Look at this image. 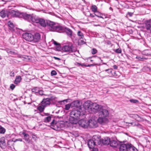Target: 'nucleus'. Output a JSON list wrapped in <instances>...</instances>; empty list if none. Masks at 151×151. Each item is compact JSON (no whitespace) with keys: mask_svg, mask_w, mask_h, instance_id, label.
Returning a JSON list of instances; mask_svg holds the SVG:
<instances>
[{"mask_svg":"<svg viewBox=\"0 0 151 151\" xmlns=\"http://www.w3.org/2000/svg\"><path fill=\"white\" fill-rule=\"evenodd\" d=\"M84 106L85 109L90 113H96L99 112L102 108L101 105L89 101L85 102Z\"/></svg>","mask_w":151,"mask_h":151,"instance_id":"1","label":"nucleus"},{"mask_svg":"<svg viewBox=\"0 0 151 151\" xmlns=\"http://www.w3.org/2000/svg\"><path fill=\"white\" fill-rule=\"evenodd\" d=\"M47 25L49 26V29L52 31H55L59 32H64V27L60 25L56 26L55 22L50 21L47 22Z\"/></svg>","mask_w":151,"mask_h":151,"instance_id":"2","label":"nucleus"},{"mask_svg":"<svg viewBox=\"0 0 151 151\" xmlns=\"http://www.w3.org/2000/svg\"><path fill=\"white\" fill-rule=\"evenodd\" d=\"M64 125L63 122L62 121H58L56 122L54 119H53L50 124V126L51 128L55 130H59L61 127Z\"/></svg>","mask_w":151,"mask_h":151,"instance_id":"3","label":"nucleus"},{"mask_svg":"<svg viewBox=\"0 0 151 151\" xmlns=\"http://www.w3.org/2000/svg\"><path fill=\"white\" fill-rule=\"evenodd\" d=\"M35 15L33 14H28L26 13H22L21 17L29 22H33Z\"/></svg>","mask_w":151,"mask_h":151,"instance_id":"4","label":"nucleus"},{"mask_svg":"<svg viewBox=\"0 0 151 151\" xmlns=\"http://www.w3.org/2000/svg\"><path fill=\"white\" fill-rule=\"evenodd\" d=\"M48 20L45 21L43 19L40 18L37 16H35V18L34 19L33 23L38 24L42 26L45 27L47 25V22Z\"/></svg>","mask_w":151,"mask_h":151,"instance_id":"5","label":"nucleus"},{"mask_svg":"<svg viewBox=\"0 0 151 151\" xmlns=\"http://www.w3.org/2000/svg\"><path fill=\"white\" fill-rule=\"evenodd\" d=\"M23 38L27 41L32 42L33 35L30 33L26 32L22 35Z\"/></svg>","mask_w":151,"mask_h":151,"instance_id":"6","label":"nucleus"},{"mask_svg":"<svg viewBox=\"0 0 151 151\" xmlns=\"http://www.w3.org/2000/svg\"><path fill=\"white\" fill-rule=\"evenodd\" d=\"M99 115L105 118H107V117L109 116V112L108 110L106 109H103L101 108L100 109V110L99 112Z\"/></svg>","mask_w":151,"mask_h":151,"instance_id":"7","label":"nucleus"},{"mask_svg":"<svg viewBox=\"0 0 151 151\" xmlns=\"http://www.w3.org/2000/svg\"><path fill=\"white\" fill-rule=\"evenodd\" d=\"M81 114V112L78 109H75L71 111L70 115L71 117L78 118Z\"/></svg>","mask_w":151,"mask_h":151,"instance_id":"8","label":"nucleus"},{"mask_svg":"<svg viewBox=\"0 0 151 151\" xmlns=\"http://www.w3.org/2000/svg\"><path fill=\"white\" fill-rule=\"evenodd\" d=\"M88 126L91 128H95L98 126V123L96 120L93 119H90L88 121Z\"/></svg>","mask_w":151,"mask_h":151,"instance_id":"9","label":"nucleus"},{"mask_svg":"<svg viewBox=\"0 0 151 151\" xmlns=\"http://www.w3.org/2000/svg\"><path fill=\"white\" fill-rule=\"evenodd\" d=\"M78 123L80 126L85 128L88 126V121L84 119L80 120L78 122Z\"/></svg>","mask_w":151,"mask_h":151,"instance_id":"10","label":"nucleus"},{"mask_svg":"<svg viewBox=\"0 0 151 151\" xmlns=\"http://www.w3.org/2000/svg\"><path fill=\"white\" fill-rule=\"evenodd\" d=\"M73 47L72 44H69L64 46L62 50L65 52H71L73 51Z\"/></svg>","mask_w":151,"mask_h":151,"instance_id":"11","label":"nucleus"},{"mask_svg":"<svg viewBox=\"0 0 151 151\" xmlns=\"http://www.w3.org/2000/svg\"><path fill=\"white\" fill-rule=\"evenodd\" d=\"M97 120L99 123L103 124H106L109 122V120L107 118H105L101 116L99 117Z\"/></svg>","mask_w":151,"mask_h":151,"instance_id":"12","label":"nucleus"},{"mask_svg":"<svg viewBox=\"0 0 151 151\" xmlns=\"http://www.w3.org/2000/svg\"><path fill=\"white\" fill-rule=\"evenodd\" d=\"M33 38L32 41V43H36L38 42L40 39L41 36L39 33H36L34 35H33Z\"/></svg>","mask_w":151,"mask_h":151,"instance_id":"13","label":"nucleus"},{"mask_svg":"<svg viewBox=\"0 0 151 151\" xmlns=\"http://www.w3.org/2000/svg\"><path fill=\"white\" fill-rule=\"evenodd\" d=\"M9 13L11 15V16L13 17H21V13L19 12L18 11H15L14 10H12L9 12Z\"/></svg>","mask_w":151,"mask_h":151,"instance_id":"14","label":"nucleus"},{"mask_svg":"<svg viewBox=\"0 0 151 151\" xmlns=\"http://www.w3.org/2000/svg\"><path fill=\"white\" fill-rule=\"evenodd\" d=\"M0 147L2 149H5L6 147L5 139L4 137L0 138Z\"/></svg>","mask_w":151,"mask_h":151,"instance_id":"15","label":"nucleus"},{"mask_svg":"<svg viewBox=\"0 0 151 151\" xmlns=\"http://www.w3.org/2000/svg\"><path fill=\"white\" fill-rule=\"evenodd\" d=\"M119 150L120 151H127L128 144H119Z\"/></svg>","mask_w":151,"mask_h":151,"instance_id":"16","label":"nucleus"},{"mask_svg":"<svg viewBox=\"0 0 151 151\" xmlns=\"http://www.w3.org/2000/svg\"><path fill=\"white\" fill-rule=\"evenodd\" d=\"M119 143L117 141L114 140H111L110 143V146L114 148H116L119 147Z\"/></svg>","mask_w":151,"mask_h":151,"instance_id":"17","label":"nucleus"},{"mask_svg":"<svg viewBox=\"0 0 151 151\" xmlns=\"http://www.w3.org/2000/svg\"><path fill=\"white\" fill-rule=\"evenodd\" d=\"M145 27L147 30H150L151 28V19L145 22Z\"/></svg>","mask_w":151,"mask_h":151,"instance_id":"18","label":"nucleus"},{"mask_svg":"<svg viewBox=\"0 0 151 151\" xmlns=\"http://www.w3.org/2000/svg\"><path fill=\"white\" fill-rule=\"evenodd\" d=\"M88 145L90 149H93L95 145L93 139L89 140L88 142Z\"/></svg>","mask_w":151,"mask_h":151,"instance_id":"19","label":"nucleus"},{"mask_svg":"<svg viewBox=\"0 0 151 151\" xmlns=\"http://www.w3.org/2000/svg\"><path fill=\"white\" fill-rule=\"evenodd\" d=\"M42 105L46 107L48 105H50L51 103V102L49 101V100L47 98L44 99L41 102Z\"/></svg>","mask_w":151,"mask_h":151,"instance_id":"20","label":"nucleus"},{"mask_svg":"<svg viewBox=\"0 0 151 151\" xmlns=\"http://www.w3.org/2000/svg\"><path fill=\"white\" fill-rule=\"evenodd\" d=\"M64 32H65L67 35L70 37H71L72 35V32L69 28L65 27Z\"/></svg>","mask_w":151,"mask_h":151,"instance_id":"21","label":"nucleus"},{"mask_svg":"<svg viewBox=\"0 0 151 151\" xmlns=\"http://www.w3.org/2000/svg\"><path fill=\"white\" fill-rule=\"evenodd\" d=\"M24 136V139L28 143H29L30 142V140L29 139V135L25 132H23L22 133Z\"/></svg>","mask_w":151,"mask_h":151,"instance_id":"22","label":"nucleus"},{"mask_svg":"<svg viewBox=\"0 0 151 151\" xmlns=\"http://www.w3.org/2000/svg\"><path fill=\"white\" fill-rule=\"evenodd\" d=\"M78 118L77 117H72L70 116L69 121L70 123L73 124H76L78 122Z\"/></svg>","mask_w":151,"mask_h":151,"instance_id":"23","label":"nucleus"},{"mask_svg":"<svg viewBox=\"0 0 151 151\" xmlns=\"http://www.w3.org/2000/svg\"><path fill=\"white\" fill-rule=\"evenodd\" d=\"M127 151H137V149L131 144H128Z\"/></svg>","mask_w":151,"mask_h":151,"instance_id":"24","label":"nucleus"},{"mask_svg":"<svg viewBox=\"0 0 151 151\" xmlns=\"http://www.w3.org/2000/svg\"><path fill=\"white\" fill-rule=\"evenodd\" d=\"M110 140L108 137L105 138L102 140V143L104 145H108L110 144Z\"/></svg>","mask_w":151,"mask_h":151,"instance_id":"25","label":"nucleus"},{"mask_svg":"<svg viewBox=\"0 0 151 151\" xmlns=\"http://www.w3.org/2000/svg\"><path fill=\"white\" fill-rule=\"evenodd\" d=\"M7 13V11L6 10L3 9L0 11V16L2 18H4L6 16H8Z\"/></svg>","mask_w":151,"mask_h":151,"instance_id":"26","label":"nucleus"},{"mask_svg":"<svg viewBox=\"0 0 151 151\" xmlns=\"http://www.w3.org/2000/svg\"><path fill=\"white\" fill-rule=\"evenodd\" d=\"M72 104L75 107L77 108L79 107L80 106L79 101L78 100L72 102Z\"/></svg>","mask_w":151,"mask_h":151,"instance_id":"27","label":"nucleus"},{"mask_svg":"<svg viewBox=\"0 0 151 151\" xmlns=\"http://www.w3.org/2000/svg\"><path fill=\"white\" fill-rule=\"evenodd\" d=\"M22 80L21 77L20 76H16L14 83L15 84H18Z\"/></svg>","mask_w":151,"mask_h":151,"instance_id":"28","label":"nucleus"},{"mask_svg":"<svg viewBox=\"0 0 151 151\" xmlns=\"http://www.w3.org/2000/svg\"><path fill=\"white\" fill-rule=\"evenodd\" d=\"M132 117L137 121H141L142 119L139 115L137 114L132 115Z\"/></svg>","mask_w":151,"mask_h":151,"instance_id":"29","label":"nucleus"},{"mask_svg":"<svg viewBox=\"0 0 151 151\" xmlns=\"http://www.w3.org/2000/svg\"><path fill=\"white\" fill-rule=\"evenodd\" d=\"M5 50L7 53L10 54L11 55L14 54H15L14 50L12 49L6 48L4 50Z\"/></svg>","mask_w":151,"mask_h":151,"instance_id":"30","label":"nucleus"},{"mask_svg":"<svg viewBox=\"0 0 151 151\" xmlns=\"http://www.w3.org/2000/svg\"><path fill=\"white\" fill-rule=\"evenodd\" d=\"M45 107L42 104L41 105H40L38 107L37 109L40 112H42L44 111Z\"/></svg>","mask_w":151,"mask_h":151,"instance_id":"31","label":"nucleus"},{"mask_svg":"<svg viewBox=\"0 0 151 151\" xmlns=\"http://www.w3.org/2000/svg\"><path fill=\"white\" fill-rule=\"evenodd\" d=\"M14 143V142L12 140H10L8 141L7 144L8 147L12 148V147L13 146Z\"/></svg>","mask_w":151,"mask_h":151,"instance_id":"32","label":"nucleus"},{"mask_svg":"<svg viewBox=\"0 0 151 151\" xmlns=\"http://www.w3.org/2000/svg\"><path fill=\"white\" fill-rule=\"evenodd\" d=\"M32 92L35 93H40V92L42 93V91H39V89L37 87H35L32 89Z\"/></svg>","mask_w":151,"mask_h":151,"instance_id":"33","label":"nucleus"},{"mask_svg":"<svg viewBox=\"0 0 151 151\" xmlns=\"http://www.w3.org/2000/svg\"><path fill=\"white\" fill-rule=\"evenodd\" d=\"M93 139L94 140V142L95 145H99L100 144L101 142L99 138H97L96 139H95V138H94Z\"/></svg>","mask_w":151,"mask_h":151,"instance_id":"34","label":"nucleus"},{"mask_svg":"<svg viewBox=\"0 0 151 151\" xmlns=\"http://www.w3.org/2000/svg\"><path fill=\"white\" fill-rule=\"evenodd\" d=\"M91 9L93 12L95 13L97 12V7L96 5H93L91 6Z\"/></svg>","mask_w":151,"mask_h":151,"instance_id":"35","label":"nucleus"},{"mask_svg":"<svg viewBox=\"0 0 151 151\" xmlns=\"http://www.w3.org/2000/svg\"><path fill=\"white\" fill-rule=\"evenodd\" d=\"M51 119V116H48L47 117H45L44 119V121L45 122L47 123L49 122Z\"/></svg>","mask_w":151,"mask_h":151,"instance_id":"36","label":"nucleus"},{"mask_svg":"<svg viewBox=\"0 0 151 151\" xmlns=\"http://www.w3.org/2000/svg\"><path fill=\"white\" fill-rule=\"evenodd\" d=\"M68 99H66L62 101H58V102L61 105H63L65 104V103H67L68 102Z\"/></svg>","mask_w":151,"mask_h":151,"instance_id":"37","label":"nucleus"},{"mask_svg":"<svg viewBox=\"0 0 151 151\" xmlns=\"http://www.w3.org/2000/svg\"><path fill=\"white\" fill-rule=\"evenodd\" d=\"M8 24L9 26V27H10V29L12 30V31H13L14 29H13V28L14 27V25L13 24V23L9 21L8 22Z\"/></svg>","mask_w":151,"mask_h":151,"instance_id":"38","label":"nucleus"},{"mask_svg":"<svg viewBox=\"0 0 151 151\" xmlns=\"http://www.w3.org/2000/svg\"><path fill=\"white\" fill-rule=\"evenodd\" d=\"M129 124H130V125H129V126H132L133 127H135L136 126H138L139 125L138 123H136L135 122H132L129 123Z\"/></svg>","mask_w":151,"mask_h":151,"instance_id":"39","label":"nucleus"},{"mask_svg":"<svg viewBox=\"0 0 151 151\" xmlns=\"http://www.w3.org/2000/svg\"><path fill=\"white\" fill-rule=\"evenodd\" d=\"M5 132V129L0 125V134H4Z\"/></svg>","mask_w":151,"mask_h":151,"instance_id":"40","label":"nucleus"},{"mask_svg":"<svg viewBox=\"0 0 151 151\" xmlns=\"http://www.w3.org/2000/svg\"><path fill=\"white\" fill-rule=\"evenodd\" d=\"M78 35L79 36L80 39H83L84 37L83 33L81 31H79L77 33Z\"/></svg>","mask_w":151,"mask_h":151,"instance_id":"41","label":"nucleus"},{"mask_svg":"<svg viewBox=\"0 0 151 151\" xmlns=\"http://www.w3.org/2000/svg\"><path fill=\"white\" fill-rule=\"evenodd\" d=\"M71 106V104H66L65 106V109L66 110H68Z\"/></svg>","mask_w":151,"mask_h":151,"instance_id":"42","label":"nucleus"},{"mask_svg":"<svg viewBox=\"0 0 151 151\" xmlns=\"http://www.w3.org/2000/svg\"><path fill=\"white\" fill-rule=\"evenodd\" d=\"M112 69L110 68V69H106L105 70V71L106 72H107V73L109 75H112Z\"/></svg>","mask_w":151,"mask_h":151,"instance_id":"43","label":"nucleus"},{"mask_svg":"<svg viewBox=\"0 0 151 151\" xmlns=\"http://www.w3.org/2000/svg\"><path fill=\"white\" fill-rule=\"evenodd\" d=\"M56 98L55 96H52L47 99H48L49 100V101L51 102L55 100Z\"/></svg>","mask_w":151,"mask_h":151,"instance_id":"44","label":"nucleus"},{"mask_svg":"<svg viewBox=\"0 0 151 151\" xmlns=\"http://www.w3.org/2000/svg\"><path fill=\"white\" fill-rule=\"evenodd\" d=\"M129 101L132 103H137L139 102V101L137 100L136 99H130Z\"/></svg>","mask_w":151,"mask_h":151,"instance_id":"45","label":"nucleus"},{"mask_svg":"<svg viewBox=\"0 0 151 151\" xmlns=\"http://www.w3.org/2000/svg\"><path fill=\"white\" fill-rule=\"evenodd\" d=\"M31 136L32 139H33L34 141H36L37 139V136L33 134H32Z\"/></svg>","mask_w":151,"mask_h":151,"instance_id":"46","label":"nucleus"},{"mask_svg":"<svg viewBox=\"0 0 151 151\" xmlns=\"http://www.w3.org/2000/svg\"><path fill=\"white\" fill-rule=\"evenodd\" d=\"M115 52L118 53H120L122 52V50L121 48H119L116 49Z\"/></svg>","mask_w":151,"mask_h":151,"instance_id":"47","label":"nucleus"},{"mask_svg":"<svg viewBox=\"0 0 151 151\" xmlns=\"http://www.w3.org/2000/svg\"><path fill=\"white\" fill-rule=\"evenodd\" d=\"M75 65H78V66H85V64L84 63H75Z\"/></svg>","mask_w":151,"mask_h":151,"instance_id":"48","label":"nucleus"},{"mask_svg":"<svg viewBox=\"0 0 151 151\" xmlns=\"http://www.w3.org/2000/svg\"><path fill=\"white\" fill-rule=\"evenodd\" d=\"M97 52V50L95 48L92 49V53L93 54H95Z\"/></svg>","mask_w":151,"mask_h":151,"instance_id":"49","label":"nucleus"},{"mask_svg":"<svg viewBox=\"0 0 151 151\" xmlns=\"http://www.w3.org/2000/svg\"><path fill=\"white\" fill-rule=\"evenodd\" d=\"M51 74L52 76H55L57 74V73L55 71L53 70L51 71Z\"/></svg>","mask_w":151,"mask_h":151,"instance_id":"50","label":"nucleus"},{"mask_svg":"<svg viewBox=\"0 0 151 151\" xmlns=\"http://www.w3.org/2000/svg\"><path fill=\"white\" fill-rule=\"evenodd\" d=\"M14 72L13 71H11L10 73V75L11 77H14Z\"/></svg>","mask_w":151,"mask_h":151,"instance_id":"51","label":"nucleus"},{"mask_svg":"<svg viewBox=\"0 0 151 151\" xmlns=\"http://www.w3.org/2000/svg\"><path fill=\"white\" fill-rule=\"evenodd\" d=\"M15 86L14 84H12L10 86V88L12 90H13L15 88Z\"/></svg>","mask_w":151,"mask_h":151,"instance_id":"52","label":"nucleus"},{"mask_svg":"<svg viewBox=\"0 0 151 151\" xmlns=\"http://www.w3.org/2000/svg\"><path fill=\"white\" fill-rule=\"evenodd\" d=\"M52 41H53V44L55 45H59V43H58L57 42H56L54 40H53Z\"/></svg>","mask_w":151,"mask_h":151,"instance_id":"53","label":"nucleus"},{"mask_svg":"<svg viewBox=\"0 0 151 151\" xmlns=\"http://www.w3.org/2000/svg\"><path fill=\"white\" fill-rule=\"evenodd\" d=\"M95 65L93 64H88L87 65H86L85 64V66L86 67H90L91 66H94Z\"/></svg>","mask_w":151,"mask_h":151,"instance_id":"54","label":"nucleus"},{"mask_svg":"<svg viewBox=\"0 0 151 151\" xmlns=\"http://www.w3.org/2000/svg\"><path fill=\"white\" fill-rule=\"evenodd\" d=\"M95 13L94 14H90L89 17H94L95 16Z\"/></svg>","mask_w":151,"mask_h":151,"instance_id":"55","label":"nucleus"},{"mask_svg":"<svg viewBox=\"0 0 151 151\" xmlns=\"http://www.w3.org/2000/svg\"><path fill=\"white\" fill-rule=\"evenodd\" d=\"M113 67L115 69H117V68H118V66L116 65H114L113 66Z\"/></svg>","mask_w":151,"mask_h":151,"instance_id":"56","label":"nucleus"},{"mask_svg":"<svg viewBox=\"0 0 151 151\" xmlns=\"http://www.w3.org/2000/svg\"><path fill=\"white\" fill-rule=\"evenodd\" d=\"M16 141H22V139L21 138H19L18 139H16Z\"/></svg>","mask_w":151,"mask_h":151,"instance_id":"57","label":"nucleus"},{"mask_svg":"<svg viewBox=\"0 0 151 151\" xmlns=\"http://www.w3.org/2000/svg\"><path fill=\"white\" fill-rule=\"evenodd\" d=\"M54 58L55 59V60H60V59L58 58H57V57H54Z\"/></svg>","mask_w":151,"mask_h":151,"instance_id":"58","label":"nucleus"},{"mask_svg":"<svg viewBox=\"0 0 151 151\" xmlns=\"http://www.w3.org/2000/svg\"><path fill=\"white\" fill-rule=\"evenodd\" d=\"M93 150H92V151H99L98 149L97 148H94L93 149Z\"/></svg>","mask_w":151,"mask_h":151,"instance_id":"59","label":"nucleus"},{"mask_svg":"<svg viewBox=\"0 0 151 151\" xmlns=\"http://www.w3.org/2000/svg\"><path fill=\"white\" fill-rule=\"evenodd\" d=\"M95 16H97L98 17H100V18H102V17L98 15H97L95 13Z\"/></svg>","mask_w":151,"mask_h":151,"instance_id":"60","label":"nucleus"},{"mask_svg":"<svg viewBox=\"0 0 151 151\" xmlns=\"http://www.w3.org/2000/svg\"><path fill=\"white\" fill-rule=\"evenodd\" d=\"M113 76L114 77H116L117 76V75L116 74V72H114V74L113 75Z\"/></svg>","mask_w":151,"mask_h":151,"instance_id":"61","label":"nucleus"},{"mask_svg":"<svg viewBox=\"0 0 151 151\" xmlns=\"http://www.w3.org/2000/svg\"><path fill=\"white\" fill-rule=\"evenodd\" d=\"M44 115H45V116H49L50 114L48 113H44Z\"/></svg>","mask_w":151,"mask_h":151,"instance_id":"62","label":"nucleus"},{"mask_svg":"<svg viewBox=\"0 0 151 151\" xmlns=\"http://www.w3.org/2000/svg\"><path fill=\"white\" fill-rule=\"evenodd\" d=\"M40 95H42L43 94L42 92H40V93H39Z\"/></svg>","mask_w":151,"mask_h":151,"instance_id":"63","label":"nucleus"},{"mask_svg":"<svg viewBox=\"0 0 151 151\" xmlns=\"http://www.w3.org/2000/svg\"><path fill=\"white\" fill-rule=\"evenodd\" d=\"M102 78H104L105 77H104V76H101Z\"/></svg>","mask_w":151,"mask_h":151,"instance_id":"64","label":"nucleus"}]
</instances>
